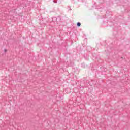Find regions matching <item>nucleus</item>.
<instances>
[{
    "label": "nucleus",
    "mask_w": 130,
    "mask_h": 130,
    "mask_svg": "<svg viewBox=\"0 0 130 130\" xmlns=\"http://www.w3.org/2000/svg\"><path fill=\"white\" fill-rule=\"evenodd\" d=\"M77 26L78 27H81V23L80 22L77 23Z\"/></svg>",
    "instance_id": "obj_1"
}]
</instances>
